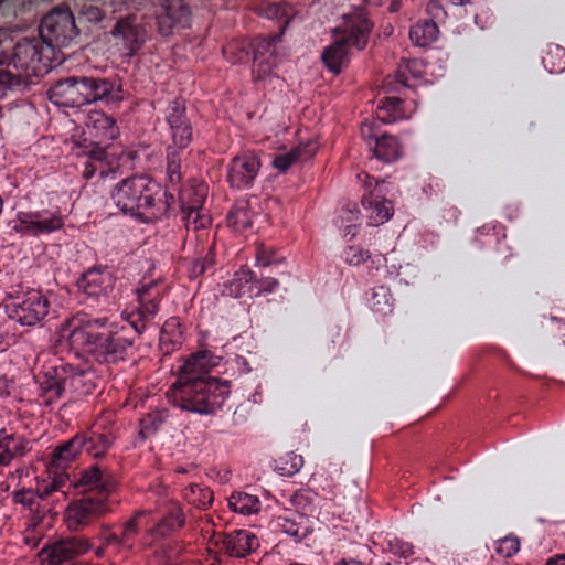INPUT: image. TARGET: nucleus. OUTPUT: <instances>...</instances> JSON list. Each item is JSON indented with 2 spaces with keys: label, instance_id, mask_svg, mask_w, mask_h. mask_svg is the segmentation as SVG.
Here are the masks:
<instances>
[{
  "label": "nucleus",
  "instance_id": "f257e3e1",
  "mask_svg": "<svg viewBox=\"0 0 565 565\" xmlns=\"http://www.w3.org/2000/svg\"><path fill=\"white\" fill-rule=\"evenodd\" d=\"M163 294L164 286L159 280L142 284L137 289V308L122 312L128 324L118 326L106 316L95 317L79 311L61 326L56 341L85 361L99 364L126 361L134 354L136 339L158 315Z\"/></svg>",
  "mask_w": 565,
  "mask_h": 565
},
{
  "label": "nucleus",
  "instance_id": "f03ea898",
  "mask_svg": "<svg viewBox=\"0 0 565 565\" xmlns=\"http://www.w3.org/2000/svg\"><path fill=\"white\" fill-rule=\"evenodd\" d=\"M213 365L209 351L192 354L180 367L178 379L168 391L171 404L202 416L221 411L230 396L231 381L210 375Z\"/></svg>",
  "mask_w": 565,
  "mask_h": 565
},
{
  "label": "nucleus",
  "instance_id": "7ed1b4c3",
  "mask_svg": "<svg viewBox=\"0 0 565 565\" xmlns=\"http://www.w3.org/2000/svg\"><path fill=\"white\" fill-rule=\"evenodd\" d=\"M110 199L124 214L146 224L166 216L175 202L172 193L146 174L122 179Z\"/></svg>",
  "mask_w": 565,
  "mask_h": 565
},
{
  "label": "nucleus",
  "instance_id": "20e7f679",
  "mask_svg": "<svg viewBox=\"0 0 565 565\" xmlns=\"http://www.w3.org/2000/svg\"><path fill=\"white\" fill-rule=\"evenodd\" d=\"M47 96L53 104L64 107H81L97 102L118 104L124 99L120 79L94 76L62 78L49 88Z\"/></svg>",
  "mask_w": 565,
  "mask_h": 565
},
{
  "label": "nucleus",
  "instance_id": "39448f33",
  "mask_svg": "<svg viewBox=\"0 0 565 565\" xmlns=\"http://www.w3.org/2000/svg\"><path fill=\"white\" fill-rule=\"evenodd\" d=\"M52 54L53 52L45 50L41 39H23L17 42L9 65H12L18 73L0 70V97H3L8 89L26 86L32 77L45 75L56 60Z\"/></svg>",
  "mask_w": 565,
  "mask_h": 565
},
{
  "label": "nucleus",
  "instance_id": "423d86ee",
  "mask_svg": "<svg viewBox=\"0 0 565 565\" xmlns=\"http://www.w3.org/2000/svg\"><path fill=\"white\" fill-rule=\"evenodd\" d=\"M372 30L373 22L363 10H354L343 15L342 24L335 29V40L321 54L324 66L333 74L341 73L348 63L349 50H363Z\"/></svg>",
  "mask_w": 565,
  "mask_h": 565
},
{
  "label": "nucleus",
  "instance_id": "0eeeda50",
  "mask_svg": "<svg viewBox=\"0 0 565 565\" xmlns=\"http://www.w3.org/2000/svg\"><path fill=\"white\" fill-rule=\"evenodd\" d=\"M83 454L78 435L75 434L66 441L60 443L52 451L49 465V476L38 482L36 492L42 500L53 495H66L64 489L68 482L65 469Z\"/></svg>",
  "mask_w": 565,
  "mask_h": 565
},
{
  "label": "nucleus",
  "instance_id": "6e6552de",
  "mask_svg": "<svg viewBox=\"0 0 565 565\" xmlns=\"http://www.w3.org/2000/svg\"><path fill=\"white\" fill-rule=\"evenodd\" d=\"M39 33L45 50L53 52L54 47L68 46L78 35V29L68 8H56L42 18Z\"/></svg>",
  "mask_w": 565,
  "mask_h": 565
},
{
  "label": "nucleus",
  "instance_id": "1a4fd4ad",
  "mask_svg": "<svg viewBox=\"0 0 565 565\" xmlns=\"http://www.w3.org/2000/svg\"><path fill=\"white\" fill-rule=\"evenodd\" d=\"M49 307V299L39 290H30L22 296L9 299L4 303L9 319L26 327L40 323L47 316Z\"/></svg>",
  "mask_w": 565,
  "mask_h": 565
},
{
  "label": "nucleus",
  "instance_id": "9d476101",
  "mask_svg": "<svg viewBox=\"0 0 565 565\" xmlns=\"http://www.w3.org/2000/svg\"><path fill=\"white\" fill-rule=\"evenodd\" d=\"M358 179L365 186L361 203L369 213V225L377 226L387 222L392 217L394 209L392 201L385 198V182L374 179L366 172L359 173Z\"/></svg>",
  "mask_w": 565,
  "mask_h": 565
},
{
  "label": "nucleus",
  "instance_id": "9b49d317",
  "mask_svg": "<svg viewBox=\"0 0 565 565\" xmlns=\"http://www.w3.org/2000/svg\"><path fill=\"white\" fill-rule=\"evenodd\" d=\"M110 511L109 502L103 498L83 495L70 501L65 509L64 521L70 531L79 532Z\"/></svg>",
  "mask_w": 565,
  "mask_h": 565
},
{
  "label": "nucleus",
  "instance_id": "f8f14e48",
  "mask_svg": "<svg viewBox=\"0 0 565 565\" xmlns=\"http://www.w3.org/2000/svg\"><path fill=\"white\" fill-rule=\"evenodd\" d=\"M72 487L81 489L83 495H93L108 501V497L116 490L117 482L109 471L103 470L95 463L83 469L77 479L73 481L68 479L64 489L67 492Z\"/></svg>",
  "mask_w": 565,
  "mask_h": 565
},
{
  "label": "nucleus",
  "instance_id": "ddd939ff",
  "mask_svg": "<svg viewBox=\"0 0 565 565\" xmlns=\"http://www.w3.org/2000/svg\"><path fill=\"white\" fill-rule=\"evenodd\" d=\"M147 514H149L147 510L136 511L119 526V532L113 530V524H103L98 534L99 541L107 547H115L118 553H131L140 533L141 518Z\"/></svg>",
  "mask_w": 565,
  "mask_h": 565
},
{
  "label": "nucleus",
  "instance_id": "4468645a",
  "mask_svg": "<svg viewBox=\"0 0 565 565\" xmlns=\"http://www.w3.org/2000/svg\"><path fill=\"white\" fill-rule=\"evenodd\" d=\"M166 121L169 126L172 143L169 147L184 150L193 141V126L186 116L183 98H174L166 108Z\"/></svg>",
  "mask_w": 565,
  "mask_h": 565
},
{
  "label": "nucleus",
  "instance_id": "2eb2a0df",
  "mask_svg": "<svg viewBox=\"0 0 565 565\" xmlns=\"http://www.w3.org/2000/svg\"><path fill=\"white\" fill-rule=\"evenodd\" d=\"M260 160L252 151H246L231 159L226 167V181L234 190H248L260 170Z\"/></svg>",
  "mask_w": 565,
  "mask_h": 565
},
{
  "label": "nucleus",
  "instance_id": "dca6fc26",
  "mask_svg": "<svg viewBox=\"0 0 565 565\" xmlns=\"http://www.w3.org/2000/svg\"><path fill=\"white\" fill-rule=\"evenodd\" d=\"M79 157L84 158L82 175L86 180L98 175L100 180L115 179L119 164L107 152L106 146L90 143L85 147Z\"/></svg>",
  "mask_w": 565,
  "mask_h": 565
},
{
  "label": "nucleus",
  "instance_id": "f3484780",
  "mask_svg": "<svg viewBox=\"0 0 565 565\" xmlns=\"http://www.w3.org/2000/svg\"><path fill=\"white\" fill-rule=\"evenodd\" d=\"M92 543L84 536H70L42 548L40 553L43 565H61L92 548Z\"/></svg>",
  "mask_w": 565,
  "mask_h": 565
},
{
  "label": "nucleus",
  "instance_id": "a211bd4d",
  "mask_svg": "<svg viewBox=\"0 0 565 565\" xmlns=\"http://www.w3.org/2000/svg\"><path fill=\"white\" fill-rule=\"evenodd\" d=\"M115 281L116 277L108 266L95 265L81 274L76 286L87 297L99 299L113 291Z\"/></svg>",
  "mask_w": 565,
  "mask_h": 565
},
{
  "label": "nucleus",
  "instance_id": "6ab92c4d",
  "mask_svg": "<svg viewBox=\"0 0 565 565\" xmlns=\"http://www.w3.org/2000/svg\"><path fill=\"white\" fill-rule=\"evenodd\" d=\"M156 17L159 33L162 36H168L175 29H184L190 25L191 10L184 0H162Z\"/></svg>",
  "mask_w": 565,
  "mask_h": 565
},
{
  "label": "nucleus",
  "instance_id": "aec40b11",
  "mask_svg": "<svg viewBox=\"0 0 565 565\" xmlns=\"http://www.w3.org/2000/svg\"><path fill=\"white\" fill-rule=\"evenodd\" d=\"M158 513L160 519L147 531L152 541L167 537L185 525V514L178 501H161L158 504Z\"/></svg>",
  "mask_w": 565,
  "mask_h": 565
},
{
  "label": "nucleus",
  "instance_id": "412c9836",
  "mask_svg": "<svg viewBox=\"0 0 565 565\" xmlns=\"http://www.w3.org/2000/svg\"><path fill=\"white\" fill-rule=\"evenodd\" d=\"M280 35L256 36L250 41L253 51L254 68L253 73L257 79H263L276 66L277 44Z\"/></svg>",
  "mask_w": 565,
  "mask_h": 565
},
{
  "label": "nucleus",
  "instance_id": "4be33fe9",
  "mask_svg": "<svg viewBox=\"0 0 565 565\" xmlns=\"http://www.w3.org/2000/svg\"><path fill=\"white\" fill-rule=\"evenodd\" d=\"M67 372H70V363L60 362L44 366L39 383L46 404H52L63 396L68 387Z\"/></svg>",
  "mask_w": 565,
  "mask_h": 565
},
{
  "label": "nucleus",
  "instance_id": "5701e85b",
  "mask_svg": "<svg viewBox=\"0 0 565 565\" xmlns=\"http://www.w3.org/2000/svg\"><path fill=\"white\" fill-rule=\"evenodd\" d=\"M83 454L90 458H103L113 447L115 437L104 425H93L77 433Z\"/></svg>",
  "mask_w": 565,
  "mask_h": 565
},
{
  "label": "nucleus",
  "instance_id": "b1692460",
  "mask_svg": "<svg viewBox=\"0 0 565 565\" xmlns=\"http://www.w3.org/2000/svg\"><path fill=\"white\" fill-rule=\"evenodd\" d=\"M31 450L30 440L22 434L0 429V467H8Z\"/></svg>",
  "mask_w": 565,
  "mask_h": 565
},
{
  "label": "nucleus",
  "instance_id": "393cba45",
  "mask_svg": "<svg viewBox=\"0 0 565 565\" xmlns=\"http://www.w3.org/2000/svg\"><path fill=\"white\" fill-rule=\"evenodd\" d=\"M361 135L364 139H374V156L383 162H393L401 157V146L397 138L390 134L379 135L373 125H363Z\"/></svg>",
  "mask_w": 565,
  "mask_h": 565
},
{
  "label": "nucleus",
  "instance_id": "a878e982",
  "mask_svg": "<svg viewBox=\"0 0 565 565\" xmlns=\"http://www.w3.org/2000/svg\"><path fill=\"white\" fill-rule=\"evenodd\" d=\"M223 547L231 557L242 558L259 547V540L249 530H233L225 533Z\"/></svg>",
  "mask_w": 565,
  "mask_h": 565
},
{
  "label": "nucleus",
  "instance_id": "bb28decb",
  "mask_svg": "<svg viewBox=\"0 0 565 565\" xmlns=\"http://www.w3.org/2000/svg\"><path fill=\"white\" fill-rule=\"evenodd\" d=\"M111 34L120 38L129 53L135 54L145 42V29L137 22L136 15L119 19L113 28Z\"/></svg>",
  "mask_w": 565,
  "mask_h": 565
},
{
  "label": "nucleus",
  "instance_id": "cd10ccee",
  "mask_svg": "<svg viewBox=\"0 0 565 565\" xmlns=\"http://www.w3.org/2000/svg\"><path fill=\"white\" fill-rule=\"evenodd\" d=\"M90 129L92 137L97 139L94 143L108 147L118 136L119 127L116 120L104 111H93L89 114L86 122Z\"/></svg>",
  "mask_w": 565,
  "mask_h": 565
},
{
  "label": "nucleus",
  "instance_id": "c85d7f7f",
  "mask_svg": "<svg viewBox=\"0 0 565 565\" xmlns=\"http://www.w3.org/2000/svg\"><path fill=\"white\" fill-rule=\"evenodd\" d=\"M425 73V65L422 60L413 58L405 62L404 65H402L394 78L387 76L384 81V89L386 92H398L401 93V89L407 90L413 87V84L409 83L411 75L415 79L422 78L423 74Z\"/></svg>",
  "mask_w": 565,
  "mask_h": 565
},
{
  "label": "nucleus",
  "instance_id": "c756f323",
  "mask_svg": "<svg viewBox=\"0 0 565 565\" xmlns=\"http://www.w3.org/2000/svg\"><path fill=\"white\" fill-rule=\"evenodd\" d=\"M255 286V273L248 267H241L224 282L223 295L233 298L254 297Z\"/></svg>",
  "mask_w": 565,
  "mask_h": 565
},
{
  "label": "nucleus",
  "instance_id": "7c9ffc66",
  "mask_svg": "<svg viewBox=\"0 0 565 565\" xmlns=\"http://www.w3.org/2000/svg\"><path fill=\"white\" fill-rule=\"evenodd\" d=\"M318 150V143L309 140L306 143L292 148L290 151L277 154L273 160V167L279 172H286L295 162L311 159Z\"/></svg>",
  "mask_w": 565,
  "mask_h": 565
},
{
  "label": "nucleus",
  "instance_id": "2f4dec72",
  "mask_svg": "<svg viewBox=\"0 0 565 565\" xmlns=\"http://www.w3.org/2000/svg\"><path fill=\"white\" fill-rule=\"evenodd\" d=\"M277 525L281 532L292 537L296 543L302 542L312 532L308 525V520L302 515H297L296 518L279 516Z\"/></svg>",
  "mask_w": 565,
  "mask_h": 565
},
{
  "label": "nucleus",
  "instance_id": "473e14b6",
  "mask_svg": "<svg viewBox=\"0 0 565 565\" xmlns=\"http://www.w3.org/2000/svg\"><path fill=\"white\" fill-rule=\"evenodd\" d=\"M439 29L433 20L419 21L409 30L412 43L419 47H426L437 40Z\"/></svg>",
  "mask_w": 565,
  "mask_h": 565
},
{
  "label": "nucleus",
  "instance_id": "72a5a7b5",
  "mask_svg": "<svg viewBox=\"0 0 565 565\" xmlns=\"http://www.w3.org/2000/svg\"><path fill=\"white\" fill-rule=\"evenodd\" d=\"M33 217L36 222L38 236L54 233L64 226V218L58 209L33 211Z\"/></svg>",
  "mask_w": 565,
  "mask_h": 565
},
{
  "label": "nucleus",
  "instance_id": "f704fd0d",
  "mask_svg": "<svg viewBox=\"0 0 565 565\" xmlns=\"http://www.w3.org/2000/svg\"><path fill=\"white\" fill-rule=\"evenodd\" d=\"M228 508L243 515L256 514L260 511L262 502L257 495L243 491H235L227 500Z\"/></svg>",
  "mask_w": 565,
  "mask_h": 565
},
{
  "label": "nucleus",
  "instance_id": "c9c22d12",
  "mask_svg": "<svg viewBox=\"0 0 565 565\" xmlns=\"http://www.w3.org/2000/svg\"><path fill=\"white\" fill-rule=\"evenodd\" d=\"M68 387L78 396L88 395L94 388L90 371L70 364Z\"/></svg>",
  "mask_w": 565,
  "mask_h": 565
},
{
  "label": "nucleus",
  "instance_id": "e433bc0d",
  "mask_svg": "<svg viewBox=\"0 0 565 565\" xmlns=\"http://www.w3.org/2000/svg\"><path fill=\"white\" fill-rule=\"evenodd\" d=\"M183 499L200 510H206L212 505L214 494L209 487L192 483L183 489Z\"/></svg>",
  "mask_w": 565,
  "mask_h": 565
},
{
  "label": "nucleus",
  "instance_id": "4c0bfd02",
  "mask_svg": "<svg viewBox=\"0 0 565 565\" xmlns=\"http://www.w3.org/2000/svg\"><path fill=\"white\" fill-rule=\"evenodd\" d=\"M180 323L177 318H171L163 324L160 335L161 349L167 353L180 347L182 343V332L179 330Z\"/></svg>",
  "mask_w": 565,
  "mask_h": 565
},
{
  "label": "nucleus",
  "instance_id": "58836bf2",
  "mask_svg": "<svg viewBox=\"0 0 565 565\" xmlns=\"http://www.w3.org/2000/svg\"><path fill=\"white\" fill-rule=\"evenodd\" d=\"M339 218L341 221V226H343V235L344 237L353 238L358 231V221L360 218V210L356 203L348 202L340 211Z\"/></svg>",
  "mask_w": 565,
  "mask_h": 565
},
{
  "label": "nucleus",
  "instance_id": "ea45409f",
  "mask_svg": "<svg viewBox=\"0 0 565 565\" xmlns=\"http://www.w3.org/2000/svg\"><path fill=\"white\" fill-rule=\"evenodd\" d=\"M370 308L380 313H387L392 311L393 298L390 289L385 286H379L373 289L372 296L369 300Z\"/></svg>",
  "mask_w": 565,
  "mask_h": 565
},
{
  "label": "nucleus",
  "instance_id": "a19ab883",
  "mask_svg": "<svg viewBox=\"0 0 565 565\" xmlns=\"http://www.w3.org/2000/svg\"><path fill=\"white\" fill-rule=\"evenodd\" d=\"M318 494L313 491L300 489L290 497V503L299 511L298 515L313 513Z\"/></svg>",
  "mask_w": 565,
  "mask_h": 565
},
{
  "label": "nucleus",
  "instance_id": "79ce46f5",
  "mask_svg": "<svg viewBox=\"0 0 565 565\" xmlns=\"http://www.w3.org/2000/svg\"><path fill=\"white\" fill-rule=\"evenodd\" d=\"M180 150L175 149V147H167V177L169 183L173 186L178 185L182 180Z\"/></svg>",
  "mask_w": 565,
  "mask_h": 565
},
{
  "label": "nucleus",
  "instance_id": "37998d69",
  "mask_svg": "<svg viewBox=\"0 0 565 565\" xmlns=\"http://www.w3.org/2000/svg\"><path fill=\"white\" fill-rule=\"evenodd\" d=\"M164 422V416L160 412H152L140 419L139 436L147 439L153 436Z\"/></svg>",
  "mask_w": 565,
  "mask_h": 565
},
{
  "label": "nucleus",
  "instance_id": "c03bdc74",
  "mask_svg": "<svg viewBox=\"0 0 565 565\" xmlns=\"http://www.w3.org/2000/svg\"><path fill=\"white\" fill-rule=\"evenodd\" d=\"M303 462L305 461L301 455L290 451L287 452L285 456L280 457L277 469L281 476L290 477L300 471V469L303 466Z\"/></svg>",
  "mask_w": 565,
  "mask_h": 565
},
{
  "label": "nucleus",
  "instance_id": "a18cd8bd",
  "mask_svg": "<svg viewBox=\"0 0 565 565\" xmlns=\"http://www.w3.org/2000/svg\"><path fill=\"white\" fill-rule=\"evenodd\" d=\"M12 230L21 235L38 236L35 217L32 212H19Z\"/></svg>",
  "mask_w": 565,
  "mask_h": 565
},
{
  "label": "nucleus",
  "instance_id": "49530a36",
  "mask_svg": "<svg viewBox=\"0 0 565 565\" xmlns=\"http://www.w3.org/2000/svg\"><path fill=\"white\" fill-rule=\"evenodd\" d=\"M520 550V540L518 536L510 534L495 542V552L498 555L508 558L515 555Z\"/></svg>",
  "mask_w": 565,
  "mask_h": 565
},
{
  "label": "nucleus",
  "instance_id": "de8ad7c7",
  "mask_svg": "<svg viewBox=\"0 0 565 565\" xmlns=\"http://www.w3.org/2000/svg\"><path fill=\"white\" fill-rule=\"evenodd\" d=\"M371 257V253L360 246H348L342 253L343 260L351 266H359Z\"/></svg>",
  "mask_w": 565,
  "mask_h": 565
},
{
  "label": "nucleus",
  "instance_id": "09e8293b",
  "mask_svg": "<svg viewBox=\"0 0 565 565\" xmlns=\"http://www.w3.org/2000/svg\"><path fill=\"white\" fill-rule=\"evenodd\" d=\"M228 222L237 230H246L252 226L249 211L246 206H237L228 214Z\"/></svg>",
  "mask_w": 565,
  "mask_h": 565
},
{
  "label": "nucleus",
  "instance_id": "8fccbe9b",
  "mask_svg": "<svg viewBox=\"0 0 565 565\" xmlns=\"http://www.w3.org/2000/svg\"><path fill=\"white\" fill-rule=\"evenodd\" d=\"M25 0H0V18L8 19L22 12Z\"/></svg>",
  "mask_w": 565,
  "mask_h": 565
},
{
  "label": "nucleus",
  "instance_id": "3c124183",
  "mask_svg": "<svg viewBox=\"0 0 565 565\" xmlns=\"http://www.w3.org/2000/svg\"><path fill=\"white\" fill-rule=\"evenodd\" d=\"M255 290L254 296H260L262 294H273L279 287V281L276 278L264 277L258 278L255 275Z\"/></svg>",
  "mask_w": 565,
  "mask_h": 565
},
{
  "label": "nucleus",
  "instance_id": "603ef678",
  "mask_svg": "<svg viewBox=\"0 0 565 565\" xmlns=\"http://www.w3.org/2000/svg\"><path fill=\"white\" fill-rule=\"evenodd\" d=\"M258 13L267 19H280L287 14L286 6L281 2L266 3L258 9Z\"/></svg>",
  "mask_w": 565,
  "mask_h": 565
},
{
  "label": "nucleus",
  "instance_id": "864d4df0",
  "mask_svg": "<svg viewBox=\"0 0 565 565\" xmlns=\"http://www.w3.org/2000/svg\"><path fill=\"white\" fill-rule=\"evenodd\" d=\"M402 103L403 98L401 96H386L380 100L379 108L382 110L398 113Z\"/></svg>",
  "mask_w": 565,
  "mask_h": 565
},
{
  "label": "nucleus",
  "instance_id": "5fc2aeb1",
  "mask_svg": "<svg viewBox=\"0 0 565 565\" xmlns=\"http://www.w3.org/2000/svg\"><path fill=\"white\" fill-rule=\"evenodd\" d=\"M393 553L406 562L408 557L414 554V546L408 542L396 541L395 544H392Z\"/></svg>",
  "mask_w": 565,
  "mask_h": 565
},
{
  "label": "nucleus",
  "instance_id": "6e6d98bb",
  "mask_svg": "<svg viewBox=\"0 0 565 565\" xmlns=\"http://www.w3.org/2000/svg\"><path fill=\"white\" fill-rule=\"evenodd\" d=\"M82 13L89 22H98L104 15L99 8L92 4L85 7Z\"/></svg>",
  "mask_w": 565,
  "mask_h": 565
},
{
  "label": "nucleus",
  "instance_id": "4d7b16f0",
  "mask_svg": "<svg viewBox=\"0 0 565 565\" xmlns=\"http://www.w3.org/2000/svg\"><path fill=\"white\" fill-rule=\"evenodd\" d=\"M192 214H195V218L193 221L195 230L199 227H205L206 223L210 222L207 218L201 216L199 214V212L196 211V209H194V207H190L188 217H191Z\"/></svg>",
  "mask_w": 565,
  "mask_h": 565
},
{
  "label": "nucleus",
  "instance_id": "13d9d810",
  "mask_svg": "<svg viewBox=\"0 0 565 565\" xmlns=\"http://www.w3.org/2000/svg\"><path fill=\"white\" fill-rule=\"evenodd\" d=\"M31 498H32V493L30 491H25V490L18 491L14 494L15 501L19 503H22V504H31Z\"/></svg>",
  "mask_w": 565,
  "mask_h": 565
},
{
  "label": "nucleus",
  "instance_id": "bf43d9fd",
  "mask_svg": "<svg viewBox=\"0 0 565 565\" xmlns=\"http://www.w3.org/2000/svg\"><path fill=\"white\" fill-rule=\"evenodd\" d=\"M271 263H273V260L270 259V257H267V256H265V255H264V254H262V253H259V254L257 255V258H256V265H257L258 267H263V268H265V267L270 266V265H271Z\"/></svg>",
  "mask_w": 565,
  "mask_h": 565
},
{
  "label": "nucleus",
  "instance_id": "052dcab7",
  "mask_svg": "<svg viewBox=\"0 0 565 565\" xmlns=\"http://www.w3.org/2000/svg\"><path fill=\"white\" fill-rule=\"evenodd\" d=\"M545 565H565V554H557L550 557Z\"/></svg>",
  "mask_w": 565,
  "mask_h": 565
},
{
  "label": "nucleus",
  "instance_id": "680f3d73",
  "mask_svg": "<svg viewBox=\"0 0 565 565\" xmlns=\"http://www.w3.org/2000/svg\"><path fill=\"white\" fill-rule=\"evenodd\" d=\"M199 262H200V264L206 265V270L209 268H211L214 264V257H213V255H211V249L209 250L207 255L202 260H199Z\"/></svg>",
  "mask_w": 565,
  "mask_h": 565
},
{
  "label": "nucleus",
  "instance_id": "e2e57ef3",
  "mask_svg": "<svg viewBox=\"0 0 565 565\" xmlns=\"http://www.w3.org/2000/svg\"><path fill=\"white\" fill-rule=\"evenodd\" d=\"M206 271V265L200 264V262H196L193 265V274L194 275H203Z\"/></svg>",
  "mask_w": 565,
  "mask_h": 565
},
{
  "label": "nucleus",
  "instance_id": "0e129e2a",
  "mask_svg": "<svg viewBox=\"0 0 565 565\" xmlns=\"http://www.w3.org/2000/svg\"><path fill=\"white\" fill-rule=\"evenodd\" d=\"M107 546H105L103 543L99 547H97L95 550V555L98 557V558H102L105 556V551H106Z\"/></svg>",
  "mask_w": 565,
  "mask_h": 565
},
{
  "label": "nucleus",
  "instance_id": "69168bd1",
  "mask_svg": "<svg viewBox=\"0 0 565 565\" xmlns=\"http://www.w3.org/2000/svg\"><path fill=\"white\" fill-rule=\"evenodd\" d=\"M452 4L455 6H463L466 4L467 2H469V0H449Z\"/></svg>",
  "mask_w": 565,
  "mask_h": 565
},
{
  "label": "nucleus",
  "instance_id": "338daca9",
  "mask_svg": "<svg viewBox=\"0 0 565 565\" xmlns=\"http://www.w3.org/2000/svg\"><path fill=\"white\" fill-rule=\"evenodd\" d=\"M8 54L0 52V64L4 63V60L7 58Z\"/></svg>",
  "mask_w": 565,
  "mask_h": 565
}]
</instances>
